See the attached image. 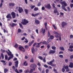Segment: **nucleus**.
<instances>
[{
    "label": "nucleus",
    "mask_w": 73,
    "mask_h": 73,
    "mask_svg": "<svg viewBox=\"0 0 73 73\" xmlns=\"http://www.w3.org/2000/svg\"><path fill=\"white\" fill-rule=\"evenodd\" d=\"M45 7L46 8H47V9H48L51 8V6H50V4H47V5L45 6Z\"/></svg>",
    "instance_id": "nucleus-6"
},
{
    "label": "nucleus",
    "mask_w": 73,
    "mask_h": 73,
    "mask_svg": "<svg viewBox=\"0 0 73 73\" xmlns=\"http://www.w3.org/2000/svg\"><path fill=\"white\" fill-rule=\"evenodd\" d=\"M23 11V9L22 7H18V11L20 13H22V12Z\"/></svg>",
    "instance_id": "nucleus-4"
},
{
    "label": "nucleus",
    "mask_w": 73,
    "mask_h": 73,
    "mask_svg": "<svg viewBox=\"0 0 73 73\" xmlns=\"http://www.w3.org/2000/svg\"><path fill=\"white\" fill-rule=\"evenodd\" d=\"M15 4L14 3H9V6H12V7H14Z\"/></svg>",
    "instance_id": "nucleus-23"
},
{
    "label": "nucleus",
    "mask_w": 73,
    "mask_h": 73,
    "mask_svg": "<svg viewBox=\"0 0 73 73\" xmlns=\"http://www.w3.org/2000/svg\"><path fill=\"white\" fill-rule=\"evenodd\" d=\"M9 56H10L9 57L8 59V61H9V60H10L11 58H13V57H14L13 54H11V55Z\"/></svg>",
    "instance_id": "nucleus-9"
},
{
    "label": "nucleus",
    "mask_w": 73,
    "mask_h": 73,
    "mask_svg": "<svg viewBox=\"0 0 73 73\" xmlns=\"http://www.w3.org/2000/svg\"><path fill=\"white\" fill-rule=\"evenodd\" d=\"M60 4H61L62 5H64L65 7H66V6H67V4H66L65 1H62L60 3Z\"/></svg>",
    "instance_id": "nucleus-8"
},
{
    "label": "nucleus",
    "mask_w": 73,
    "mask_h": 73,
    "mask_svg": "<svg viewBox=\"0 0 73 73\" xmlns=\"http://www.w3.org/2000/svg\"><path fill=\"white\" fill-rule=\"evenodd\" d=\"M62 72H65V69H64V68H63L62 69Z\"/></svg>",
    "instance_id": "nucleus-41"
},
{
    "label": "nucleus",
    "mask_w": 73,
    "mask_h": 73,
    "mask_svg": "<svg viewBox=\"0 0 73 73\" xmlns=\"http://www.w3.org/2000/svg\"><path fill=\"white\" fill-rule=\"evenodd\" d=\"M34 61V60H33V58H32L30 61L31 62H33Z\"/></svg>",
    "instance_id": "nucleus-42"
},
{
    "label": "nucleus",
    "mask_w": 73,
    "mask_h": 73,
    "mask_svg": "<svg viewBox=\"0 0 73 73\" xmlns=\"http://www.w3.org/2000/svg\"><path fill=\"white\" fill-rule=\"evenodd\" d=\"M31 52L33 54H34L35 53V50L34 47H33L31 48Z\"/></svg>",
    "instance_id": "nucleus-15"
},
{
    "label": "nucleus",
    "mask_w": 73,
    "mask_h": 73,
    "mask_svg": "<svg viewBox=\"0 0 73 73\" xmlns=\"http://www.w3.org/2000/svg\"><path fill=\"white\" fill-rule=\"evenodd\" d=\"M49 72V69H46V73H48V72Z\"/></svg>",
    "instance_id": "nucleus-57"
},
{
    "label": "nucleus",
    "mask_w": 73,
    "mask_h": 73,
    "mask_svg": "<svg viewBox=\"0 0 73 73\" xmlns=\"http://www.w3.org/2000/svg\"><path fill=\"white\" fill-rule=\"evenodd\" d=\"M38 44V45H37L35 47H36V48H39L40 44Z\"/></svg>",
    "instance_id": "nucleus-59"
},
{
    "label": "nucleus",
    "mask_w": 73,
    "mask_h": 73,
    "mask_svg": "<svg viewBox=\"0 0 73 73\" xmlns=\"http://www.w3.org/2000/svg\"><path fill=\"white\" fill-rule=\"evenodd\" d=\"M62 9L65 11H67V10L66 9H65V6L64 5H62Z\"/></svg>",
    "instance_id": "nucleus-21"
},
{
    "label": "nucleus",
    "mask_w": 73,
    "mask_h": 73,
    "mask_svg": "<svg viewBox=\"0 0 73 73\" xmlns=\"http://www.w3.org/2000/svg\"><path fill=\"white\" fill-rule=\"evenodd\" d=\"M11 16H12V18L13 19H15L16 17V15H15V12H13L11 13Z\"/></svg>",
    "instance_id": "nucleus-10"
},
{
    "label": "nucleus",
    "mask_w": 73,
    "mask_h": 73,
    "mask_svg": "<svg viewBox=\"0 0 73 73\" xmlns=\"http://www.w3.org/2000/svg\"><path fill=\"white\" fill-rule=\"evenodd\" d=\"M38 10V7H35L34 9V11H36Z\"/></svg>",
    "instance_id": "nucleus-31"
},
{
    "label": "nucleus",
    "mask_w": 73,
    "mask_h": 73,
    "mask_svg": "<svg viewBox=\"0 0 73 73\" xmlns=\"http://www.w3.org/2000/svg\"><path fill=\"white\" fill-rule=\"evenodd\" d=\"M59 48L61 50H65V49H64V47L63 46L60 47Z\"/></svg>",
    "instance_id": "nucleus-24"
},
{
    "label": "nucleus",
    "mask_w": 73,
    "mask_h": 73,
    "mask_svg": "<svg viewBox=\"0 0 73 73\" xmlns=\"http://www.w3.org/2000/svg\"><path fill=\"white\" fill-rule=\"evenodd\" d=\"M51 48L52 49H53V50H56V46H52L51 47Z\"/></svg>",
    "instance_id": "nucleus-27"
},
{
    "label": "nucleus",
    "mask_w": 73,
    "mask_h": 73,
    "mask_svg": "<svg viewBox=\"0 0 73 73\" xmlns=\"http://www.w3.org/2000/svg\"><path fill=\"white\" fill-rule=\"evenodd\" d=\"M64 68L65 69H67L69 68V67L67 65L64 67Z\"/></svg>",
    "instance_id": "nucleus-43"
},
{
    "label": "nucleus",
    "mask_w": 73,
    "mask_h": 73,
    "mask_svg": "<svg viewBox=\"0 0 73 73\" xmlns=\"http://www.w3.org/2000/svg\"><path fill=\"white\" fill-rule=\"evenodd\" d=\"M65 62L66 63H67L68 62V59H65Z\"/></svg>",
    "instance_id": "nucleus-56"
},
{
    "label": "nucleus",
    "mask_w": 73,
    "mask_h": 73,
    "mask_svg": "<svg viewBox=\"0 0 73 73\" xmlns=\"http://www.w3.org/2000/svg\"><path fill=\"white\" fill-rule=\"evenodd\" d=\"M22 21L21 22V23L23 25H27V24L29 23V22L26 19H23V20L22 19Z\"/></svg>",
    "instance_id": "nucleus-1"
},
{
    "label": "nucleus",
    "mask_w": 73,
    "mask_h": 73,
    "mask_svg": "<svg viewBox=\"0 0 73 73\" xmlns=\"http://www.w3.org/2000/svg\"><path fill=\"white\" fill-rule=\"evenodd\" d=\"M40 15V13H37L36 14H35V17H36V16H38V15Z\"/></svg>",
    "instance_id": "nucleus-51"
},
{
    "label": "nucleus",
    "mask_w": 73,
    "mask_h": 73,
    "mask_svg": "<svg viewBox=\"0 0 73 73\" xmlns=\"http://www.w3.org/2000/svg\"><path fill=\"white\" fill-rule=\"evenodd\" d=\"M46 57H44L43 59V62H46Z\"/></svg>",
    "instance_id": "nucleus-36"
},
{
    "label": "nucleus",
    "mask_w": 73,
    "mask_h": 73,
    "mask_svg": "<svg viewBox=\"0 0 73 73\" xmlns=\"http://www.w3.org/2000/svg\"><path fill=\"white\" fill-rule=\"evenodd\" d=\"M44 67H45V68H48V66L46 64L44 65Z\"/></svg>",
    "instance_id": "nucleus-54"
},
{
    "label": "nucleus",
    "mask_w": 73,
    "mask_h": 73,
    "mask_svg": "<svg viewBox=\"0 0 73 73\" xmlns=\"http://www.w3.org/2000/svg\"><path fill=\"white\" fill-rule=\"evenodd\" d=\"M35 31L36 33L38 34V29H36Z\"/></svg>",
    "instance_id": "nucleus-53"
},
{
    "label": "nucleus",
    "mask_w": 73,
    "mask_h": 73,
    "mask_svg": "<svg viewBox=\"0 0 73 73\" xmlns=\"http://www.w3.org/2000/svg\"><path fill=\"white\" fill-rule=\"evenodd\" d=\"M14 46L15 48H17L18 47V44H17V43H16Z\"/></svg>",
    "instance_id": "nucleus-47"
},
{
    "label": "nucleus",
    "mask_w": 73,
    "mask_h": 73,
    "mask_svg": "<svg viewBox=\"0 0 73 73\" xmlns=\"http://www.w3.org/2000/svg\"><path fill=\"white\" fill-rule=\"evenodd\" d=\"M70 7H71L72 8H73V4H70Z\"/></svg>",
    "instance_id": "nucleus-62"
},
{
    "label": "nucleus",
    "mask_w": 73,
    "mask_h": 73,
    "mask_svg": "<svg viewBox=\"0 0 73 73\" xmlns=\"http://www.w3.org/2000/svg\"><path fill=\"white\" fill-rule=\"evenodd\" d=\"M28 65V63H27V61H25L24 63V65L27 66Z\"/></svg>",
    "instance_id": "nucleus-35"
},
{
    "label": "nucleus",
    "mask_w": 73,
    "mask_h": 73,
    "mask_svg": "<svg viewBox=\"0 0 73 73\" xmlns=\"http://www.w3.org/2000/svg\"><path fill=\"white\" fill-rule=\"evenodd\" d=\"M8 72V69L7 68H5L4 69V72L5 73H6V72Z\"/></svg>",
    "instance_id": "nucleus-32"
},
{
    "label": "nucleus",
    "mask_w": 73,
    "mask_h": 73,
    "mask_svg": "<svg viewBox=\"0 0 73 73\" xmlns=\"http://www.w3.org/2000/svg\"><path fill=\"white\" fill-rule=\"evenodd\" d=\"M19 49L21 51V50H22V49H24V48L22 46H21L19 47Z\"/></svg>",
    "instance_id": "nucleus-22"
},
{
    "label": "nucleus",
    "mask_w": 73,
    "mask_h": 73,
    "mask_svg": "<svg viewBox=\"0 0 73 73\" xmlns=\"http://www.w3.org/2000/svg\"><path fill=\"white\" fill-rule=\"evenodd\" d=\"M43 28L41 29L40 30V33H42V32H43Z\"/></svg>",
    "instance_id": "nucleus-52"
},
{
    "label": "nucleus",
    "mask_w": 73,
    "mask_h": 73,
    "mask_svg": "<svg viewBox=\"0 0 73 73\" xmlns=\"http://www.w3.org/2000/svg\"><path fill=\"white\" fill-rule=\"evenodd\" d=\"M70 36V38H73V35H71Z\"/></svg>",
    "instance_id": "nucleus-64"
},
{
    "label": "nucleus",
    "mask_w": 73,
    "mask_h": 73,
    "mask_svg": "<svg viewBox=\"0 0 73 73\" xmlns=\"http://www.w3.org/2000/svg\"><path fill=\"white\" fill-rule=\"evenodd\" d=\"M51 41H52V39H50V38H49L47 42L48 43H49V42H51Z\"/></svg>",
    "instance_id": "nucleus-29"
},
{
    "label": "nucleus",
    "mask_w": 73,
    "mask_h": 73,
    "mask_svg": "<svg viewBox=\"0 0 73 73\" xmlns=\"http://www.w3.org/2000/svg\"><path fill=\"white\" fill-rule=\"evenodd\" d=\"M25 40H26L24 42H25L26 43H28V40H27V39L25 38Z\"/></svg>",
    "instance_id": "nucleus-37"
},
{
    "label": "nucleus",
    "mask_w": 73,
    "mask_h": 73,
    "mask_svg": "<svg viewBox=\"0 0 73 73\" xmlns=\"http://www.w3.org/2000/svg\"><path fill=\"white\" fill-rule=\"evenodd\" d=\"M24 11L26 13V14H28V10L27 9H24Z\"/></svg>",
    "instance_id": "nucleus-26"
},
{
    "label": "nucleus",
    "mask_w": 73,
    "mask_h": 73,
    "mask_svg": "<svg viewBox=\"0 0 73 73\" xmlns=\"http://www.w3.org/2000/svg\"><path fill=\"white\" fill-rule=\"evenodd\" d=\"M1 57H2V59H4V54H3V53H1Z\"/></svg>",
    "instance_id": "nucleus-48"
},
{
    "label": "nucleus",
    "mask_w": 73,
    "mask_h": 73,
    "mask_svg": "<svg viewBox=\"0 0 73 73\" xmlns=\"http://www.w3.org/2000/svg\"><path fill=\"white\" fill-rule=\"evenodd\" d=\"M8 51H9V52H8V51L6 50V53H7L8 55V56H10V55H11V54H12V52H11L10 51V50H9L8 49Z\"/></svg>",
    "instance_id": "nucleus-11"
},
{
    "label": "nucleus",
    "mask_w": 73,
    "mask_h": 73,
    "mask_svg": "<svg viewBox=\"0 0 73 73\" xmlns=\"http://www.w3.org/2000/svg\"><path fill=\"white\" fill-rule=\"evenodd\" d=\"M35 23L36 24L38 25L40 24V21L38 20H35Z\"/></svg>",
    "instance_id": "nucleus-20"
},
{
    "label": "nucleus",
    "mask_w": 73,
    "mask_h": 73,
    "mask_svg": "<svg viewBox=\"0 0 73 73\" xmlns=\"http://www.w3.org/2000/svg\"><path fill=\"white\" fill-rule=\"evenodd\" d=\"M63 55H59V57H60V58H63Z\"/></svg>",
    "instance_id": "nucleus-50"
},
{
    "label": "nucleus",
    "mask_w": 73,
    "mask_h": 73,
    "mask_svg": "<svg viewBox=\"0 0 73 73\" xmlns=\"http://www.w3.org/2000/svg\"><path fill=\"white\" fill-rule=\"evenodd\" d=\"M1 52H2L3 53H5V50H3V49H1Z\"/></svg>",
    "instance_id": "nucleus-44"
},
{
    "label": "nucleus",
    "mask_w": 73,
    "mask_h": 73,
    "mask_svg": "<svg viewBox=\"0 0 73 73\" xmlns=\"http://www.w3.org/2000/svg\"><path fill=\"white\" fill-rule=\"evenodd\" d=\"M47 49H49V48H50V45L48 44L47 45Z\"/></svg>",
    "instance_id": "nucleus-49"
},
{
    "label": "nucleus",
    "mask_w": 73,
    "mask_h": 73,
    "mask_svg": "<svg viewBox=\"0 0 73 73\" xmlns=\"http://www.w3.org/2000/svg\"><path fill=\"white\" fill-rule=\"evenodd\" d=\"M19 24L20 25V27H21V28L22 29H23V25H22L21 24V23H19Z\"/></svg>",
    "instance_id": "nucleus-33"
},
{
    "label": "nucleus",
    "mask_w": 73,
    "mask_h": 73,
    "mask_svg": "<svg viewBox=\"0 0 73 73\" xmlns=\"http://www.w3.org/2000/svg\"><path fill=\"white\" fill-rule=\"evenodd\" d=\"M54 71L55 72V73H57V71H56V70L55 68L54 69Z\"/></svg>",
    "instance_id": "nucleus-63"
},
{
    "label": "nucleus",
    "mask_w": 73,
    "mask_h": 73,
    "mask_svg": "<svg viewBox=\"0 0 73 73\" xmlns=\"http://www.w3.org/2000/svg\"><path fill=\"white\" fill-rule=\"evenodd\" d=\"M67 9H68V11H70V8H69V7H67Z\"/></svg>",
    "instance_id": "nucleus-61"
},
{
    "label": "nucleus",
    "mask_w": 73,
    "mask_h": 73,
    "mask_svg": "<svg viewBox=\"0 0 73 73\" xmlns=\"http://www.w3.org/2000/svg\"><path fill=\"white\" fill-rule=\"evenodd\" d=\"M24 72L25 73H28L29 72V70H25Z\"/></svg>",
    "instance_id": "nucleus-45"
},
{
    "label": "nucleus",
    "mask_w": 73,
    "mask_h": 73,
    "mask_svg": "<svg viewBox=\"0 0 73 73\" xmlns=\"http://www.w3.org/2000/svg\"><path fill=\"white\" fill-rule=\"evenodd\" d=\"M5 59L6 60H8V56H7V55H5Z\"/></svg>",
    "instance_id": "nucleus-38"
},
{
    "label": "nucleus",
    "mask_w": 73,
    "mask_h": 73,
    "mask_svg": "<svg viewBox=\"0 0 73 73\" xmlns=\"http://www.w3.org/2000/svg\"><path fill=\"white\" fill-rule=\"evenodd\" d=\"M50 38L52 40V39H53L54 38V36L53 35H50Z\"/></svg>",
    "instance_id": "nucleus-34"
},
{
    "label": "nucleus",
    "mask_w": 73,
    "mask_h": 73,
    "mask_svg": "<svg viewBox=\"0 0 73 73\" xmlns=\"http://www.w3.org/2000/svg\"><path fill=\"white\" fill-rule=\"evenodd\" d=\"M10 25L11 26V27H12V28H13L14 27H16V26H17V24L12 23L11 24H10Z\"/></svg>",
    "instance_id": "nucleus-7"
},
{
    "label": "nucleus",
    "mask_w": 73,
    "mask_h": 73,
    "mask_svg": "<svg viewBox=\"0 0 73 73\" xmlns=\"http://www.w3.org/2000/svg\"><path fill=\"white\" fill-rule=\"evenodd\" d=\"M54 62V59H53L52 60L50 61L49 62H47V63L48 64V65L52 66H56V64H53V62Z\"/></svg>",
    "instance_id": "nucleus-2"
},
{
    "label": "nucleus",
    "mask_w": 73,
    "mask_h": 73,
    "mask_svg": "<svg viewBox=\"0 0 73 73\" xmlns=\"http://www.w3.org/2000/svg\"><path fill=\"white\" fill-rule=\"evenodd\" d=\"M38 58H39V59H40V60H42L43 59V58L40 56H39L38 57Z\"/></svg>",
    "instance_id": "nucleus-28"
},
{
    "label": "nucleus",
    "mask_w": 73,
    "mask_h": 73,
    "mask_svg": "<svg viewBox=\"0 0 73 73\" xmlns=\"http://www.w3.org/2000/svg\"><path fill=\"white\" fill-rule=\"evenodd\" d=\"M21 32V30L20 29H19L18 30V33H20Z\"/></svg>",
    "instance_id": "nucleus-40"
},
{
    "label": "nucleus",
    "mask_w": 73,
    "mask_h": 73,
    "mask_svg": "<svg viewBox=\"0 0 73 73\" xmlns=\"http://www.w3.org/2000/svg\"><path fill=\"white\" fill-rule=\"evenodd\" d=\"M50 33L49 32H48V37H50Z\"/></svg>",
    "instance_id": "nucleus-55"
},
{
    "label": "nucleus",
    "mask_w": 73,
    "mask_h": 73,
    "mask_svg": "<svg viewBox=\"0 0 73 73\" xmlns=\"http://www.w3.org/2000/svg\"><path fill=\"white\" fill-rule=\"evenodd\" d=\"M69 48L70 49H72V48H73V45H70L69 46Z\"/></svg>",
    "instance_id": "nucleus-58"
},
{
    "label": "nucleus",
    "mask_w": 73,
    "mask_h": 73,
    "mask_svg": "<svg viewBox=\"0 0 73 73\" xmlns=\"http://www.w3.org/2000/svg\"><path fill=\"white\" fill-rule=\"evenodd\" d=\"M12 62H9V66H11V65H12Z\"/></svg>",
    "instance_id": "nucleus-60"
},
{
    "label": "nucleus",
    "mask_w": 73,
    "mask_h": 73,
    "mask_svg": "<svg viewBox=\"0 0 73 73\" xmlns=\"http://www.w3.org/2000/svg\"><path fill=\"white\" fill-rule=\"evenodd\" d=\"M53 33L55 35H57L58 36V35H59V34L57 32H56L55 31H53Z\"/></svg>",
    "instance_id": "nucleus-25"
},
{
    "label": "nucleus",
    "mask_w": 73,
    "mask_h": 73,
    "mask_svg": "<svg viewBox=\"0 0 73 73\" xmlns=\"http://www.w3.org/2000/svg\"><path fill=\"white\" fill-rule=\"evenodd\" d=\"M37 67V65L35 64L34 63L31 64L30 66V67L31 68H33V70H36V68Z\"/></svg>",
    "instance_id": "nucleus-3"
},
{
    "label": "nucleus",
    "mask_w": 73,
    "mask_h": 73,
    "mask_svg": "<svg viewBox=\"0 0 73 73\" xmlns=\"http://www.w3.org/2000/svg\"><path fill=\"white\" fill-rule=\"evenodd\" d=\"M56 52L54 50H50L49 51L50 54H54Z\"/></svg>",
    "instance_id": "nucleus-14"
},
{
    "label": "nucleus",
    "mask_w": 73,
    "mask_h": 73,
    "mask_svg": "<svg viewBox=\"0 0 73 73\" xmlns=\"http://www.w3.org/2000/svg\"><path fill=\"white\" fill-rule=\"evenodd\" d=\"M33 68H31V70L30 71V73H33Z\"/></svg>",
    "instance_id": "nucleus-46"
},
{
    "label": "nucleus",
    "mask_w": 73,
    "mask_h": 73,
    "mask_svg": "<svg viewBox=\"0 0 73 73\" xmlns=\"http://www.w3.org/2000/svg\"><path fill=\"white\" fill-rule=\"evenodd\" d=\"M57 12V9H55L54 11V13H56Z\"/></svg>",
    "instance_id": "nucleus-30"
},
{
    "label": "nucleus",
    "mask_w": 73,
    "mask_h": 73,
    "mask_svg": "<svg viewBox=\"0 0 73 73\" xmlns=\"http://www.w3.org/2000/svg\"><path fill=\"white\" fill-rule=\"evenodd\" d=\"M15 67L16 68H17V67H18V65L19 64V61L17 60L15 62Z\"/></svg>",
    "instance_id": "nucleus-12"
},
{
    "label": "nucleus",
    "mask_w": 73,
    "mask_h": 73,
    "mask_svg": "<svg viewBox=\"0 0 73 73\" xmlns=\"http://www.w3.org/2000/svg\"><path fill=\"white\" fill-rule=\"evenodd\" d=\"M34 41L35 40H33L31 42H30L29 44V46H31L32 44L34 42Z\"/></svg>",
    "instance_id": "nucleus-17"
},
{
    "label": "nucleus",
    "mask_w": 73,
    "mask_h": 73,
    "mask_svg": "<svg viewBox=\"0 0 73 73\" xmlns=\"http://www.w3.org/2000/svg\"><path fill=\"white\" fill-rule=\"evenodd\" d=\"M42 45H48V43L46 42V41H44L42 42Z\"/></svg>",
    "instance_id": "nucleus-18"
},
{
    "label": "nucleus",
    "mask_w": 73,
    "mask_h": 73,
    "mask_svg": "<svg viewBox=\"0 0 73 73\" xmlns=\"http://www.w3.org/2000/svg\"><path fill=\"white\" fill-rule=\"evenodd\" d=\"M67 24H68V23H66L65 22H63L62 23V28H64L65 25H67Z\"/></svg>",
    "instance_id": "nucleus-5"
},
{
    "label": "nucleus",
    "mask_w": 73,
    "mask_h": 73,
    "mask_svg": "<svg viewBox=\"0 0 73 73\" xmlns=\"http://www.w3.org/2000/svg\"><path fill=\"white\" fill-rule=\"evenodd\" d=\"M6 17L7 19L9 18L10 19H12V17H11V15L10 13H9L6 16Z\"/></svg>",
    "instance_id": "nucleus-13"
},
{
    "label": "nucleus",
    "mask_w": 73,
    "mask_h": 73,
    "mask_svg": "<svg viewBox=\"0 0 73 73\" xmlns=\"http://www.w3.org/2000/svg\"><path fill=\"white\" fill-rule=\"evenodd\" d=\"M52 26L54 28V29H57V28H56V26H55L54 25H52Z\"/></svg>",
    "instance_id": "nucleus-39"
},
{
    "label": "nucleus",
    "mask_w": 73,
    "mask_h": 73,
    "mask_svg": "<svg viewBox=\"0 0 73 73\" xmlns=\"http://www.w3.org/2000/svg\"><path fill=\"white\" fill-rule=\"evenodd\" d=\"M69 66L70 68H73V63H70V64L69 65Z\"/></svg>",
    "instance_id": "nucleus-19"
},
{
    "label": "nucleus",
    "mask_w": 73,
    "mask_h": 73,
    "mask_svg": "<svg viewBox=\"0 0 73 73\" xmlns=\"http://www.w3.org/2000/svg\"><path fill=\"white\" fill-rule=\"evenodd\" d=\"M55 37H56V38H59L60 41H61V36H59L58 35H55Z\"/></svg>",
    "instance_id": "nucleus-16"
}]
</instances>
